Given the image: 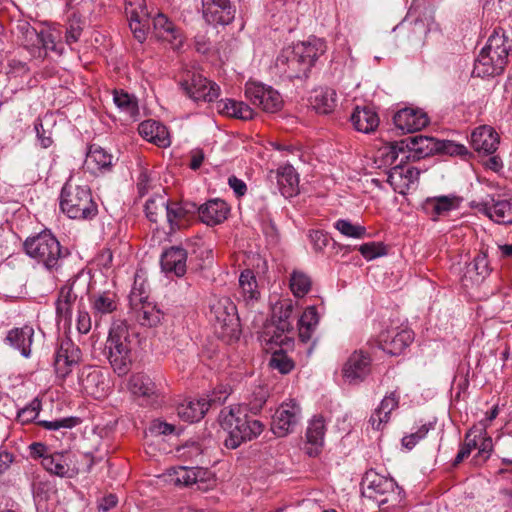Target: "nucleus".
<instances>
[{
	"mask_svg": "<svg viewBox=\"0 0 512 512\" xmlns=\"http://www.w3.org/2000/svg\"><path fill=\"white\" fill-rule=\"evenodd\" d=\"M362 493L382 510L398 506L402 501V490L396 482L373 470L366 472L363 478Z\"/></svg>",
	"mask_w": 512,
	"mask_h": 512,
	"instance_id": "nucleus-6",
	"label": "nucleus"
},
{
	"mask_svg": "<svg viewBox=\"0 0 512 512\" xmlns=\"http://www.w3.org/2000/svg\"><path fill=\"white\" fill-rule=\"evenodd\" d=\"M239 295L246 303L257 300L260 292L252 270L246 269L239 276Z\"/></svg>",
	"mask_w": 512,
	"mask_h": 512,
	"instance_id": "nucleus-47",
	"label": "nucleus"
},
{
	"mask_svg": "<svg viewBox=\"0 0 512 512\" xmlns=\"http://www.w3.org/2000/svg\"><path fill=\"white\" fill-rule=\"evenodd\" d=\"M60 209L69 218L78 220H89L98 214L89 186L76 184L72 179L62 187Z\"/></svg>",
	"mask_w": 512,
	"mask_h": 512,
	"instance_id": "nucleus-5",
	"label": "nucleus"
},
{
	"mask_svg": "<svg viewBox=\"0 0 512 512\" xmlns=\"http://www.w3.org/2000/svg\"><path fill=\"white\" fill-rule=\"evenodd\" d=\"M292 48L302 65L309 71L317 59L325 53L326 43L321 38L309 37L307 41L293 44Z\"/></svg>",
	"mask_w": 512,
	"mask_h": 512,
	"instance_id": "nucleus-21",
	"label": "nucleus"
},
{
	"mask_svg": "<svg viewBox=\"0 0 512 512\" xmlns=\"http://www.w3.org/2000/svg\"><path fill=\"white\" fill-rule=\"evenodd\" d=\"M39 36L40 31L35 28L21 37L22 45L34 55H36V49L39 48Z\"/></svg>",
	"mask_w": 512,
	"mask_h": 512,
	"instance_id": "nucleus-64",
	"label": "nucleus"
},
{
	"mask_svg": "<svg viewBox=\"0 0 512 512\" xmlns=\"http://www.w3.org/2000/svg\"><path fill=\"white\" fill-rule=\"evenodd\" d=\"M41 465L50 474L61 478H73L79 472V468L74 461V455L67 451L51 453L44 457Z\"/></svg>",
	"mask_w": 512,
	"mask_h": 512,
	"instance_id": "nucleus-14",
	"label": "nucleus"
},
{
	"mask_svg": "<svg viewBox=\"0 0 512 512\" xmlns=\"http://www.w3.org/2000/svg\"><path fill=\"white\" fill-rule=\"evenodd\" d=\"M113 166V155L98 145H91L86 155L85 167L93 174L106 173Z\"/></svg>",
	"mask_w": 512,
	"mask_h": 512,
	"instance_id": "nucleus-34",
	"label": "nucleus"
},
{
	"mask_svg": "<svg viewBox=\"0 0 512 512\" xmlns=\"http://www.w3.org/2000/svg\"><path fill=\"white\" fill-rule=\"evenodd\" d=\"M414 339V333L408 328L391 329L379 335L380 348L391 354L398 355L408 347Z\"/></svg>",
	"mask_w": 512,
	"mask_h": 512,
	"instance_id": "nucleus-16",
	"label": "nucleus"
},
{
	"mask_svg": "<svg viewBox=\"0 0 512 512\" xmlns=\"http://www.w3.org/2000/svg\"><path fill=\"white\" fill-rule=\"evenodd\" d=\"M334 228L343 236L362 239L366 236V228L360 224H354L348 219H338L334 223Z\"/></svg>",
	"mask_w": 512,
	"mask_h": 512,
	"instance_id": "nucleus-53",
	"label": "nucleus"
},
{
	"mask_svg": "<svg viewBox=\"0 0 512 512\" xmlns=\"http://www.w3.org/2000/svg\"><path fill=\"white\" fill-rule=\"evenodd\" d=\"M78 382L81 391L95 399H101L108 395L109 381L107 377L97 368L83 367L78 375Z\"/></svg>",
	"mask_w": 512,
	"mask_h": 512,
	"instance_id": "nucleus-12",
	"label": "nucleus"
},
{
	"mask_svg": "<svg viewBox=\"0 0 512 512\" xmlns=\"http://www.w3.org/2000/svg\"><path fill=\"white\" fill-rule=\"evenodd\" d=\"M23 249L27 256L50 273L59 272L69 256L68 249L47 229L28 237L23 243Z\"/></svg>",
	"mask_w": 512,
	"mask_h": 512,
	"instance_id": "nucleus-2",
	"label": "nucleus"
},
{
	"mask_svg": "<svg viewBox=\"0 0 512 512\" xmlns=\"http://www.w3.org/2000/svg\"><path fill=\"white\" fill-rule=\"evenodd\" d=\"M511 55L512 36L502 27H496L475 60L473 75L477 77L500 75Z\"/></svg>",
	"mask_w": 512,
	"mask_h": 512,
	"instance_id": "nucleus-1",
	"label": "nucleus"
},
{
	"mask_svg": "<svg viewBox=\"0 0 512 512\" xmlns=\"http://www.w3.org/2000/svg\"><path fill=\"white\" fill-rule=\"evenodd\" d=\"M359 252L366 260H373L387 254L386 246L381 242H369L359 247Z\"/></svg>",
	"mask_w": 512,
	"mask_h": 512,
	"instance_id": "nucleus-60",
	"label": "nucleus"
},
{
	"mask_svg": "<svg viewBox=\"0 0 512 512\" xmlns=\"http://www.w3.org/2000/svg\"><path fill=\"white\" fill-rule=\"evenodd\" d=\"M188 215L181 208L178 202L169 203L166 213V220L170 226V231L174 232L184 228L187 225Z\"/></svg>",
	"mask_w": 512,
	"mask_h": 512,
	"instance_id": "nucleus-51",
	"label": "nucleus"
},
{
	"mask_svg": "<svg viewBox=\"0 0 512 512\" xmlns=\"http://www.w3.org/2000/svg\"><path fill=\"white\" fill-rule=\"evenodd\" d=\"M393 122L403 133H413L426 127L429 121L424 111L417 108H403L395 113Z\"/></svg>",
	"mask_w": 512,
	"mask_h": 512,
	"instance_id": "nucleus-20",
	"label": "nucleus"
},
{
	"mask_svg": "<svg viewBox=\"0 0 512 512\" xmlns=\"http://www.w3.org/2000/svg\"><path fill=\"white\" fill-rule=\"evenodd\" d=\"M311 288V280L310 278L298 271H294L290 277V289L294 296L303 297L305 296Z\"/></svg>",
	"mask_w": 512,
	"mask_h": 512,
	"instance_id": "nucleus-54",
	"label": "nucleus"
},
{
	"mask_svg": "<svg viewBox=\"0 0 512 512\" xmlns=\"http://www.w3.org/2000/svg\"><path fill=\"white\" fill-rule=\"evenodd\" d=\"M246 409L242 406L224 408L219 415L221 427L228 436L224 444L229 449H236L243 442L258 437L264 429V424L247 415Z\"/></svg>",
	"mask_w": 512,
	"mask_h": 512,
	"instance_id": "nucleus-3",
	"label": "nucleus"
},
{
	"mask_svg": "<svg viewBox=\"0 0 512 512\" xmlns=\"http://www.w3.org/2000/svg\"><path fill=\"white\" fill-rule=\"evenodd\" d=\"M209 474V471L198 466H179L173 469L170 476L171 481L176 485L191 486L196 484L198 488L201 489V484L206 480Z\"/></svg>",
	"mask_w": 512,
	"mask_h": 512,
	"instance_id": "nucleus-36",
	"label": "nucleus"
},
{
	"mask_svg": "<svg viewBox=\"0 0 512 512\" xmlns=\"http://www.w3.org/2000/svg\"><path fill=\"white\" fill-rule=\"evenodd\" d=\"M379 154L384 165H390L393 167L397 164L404 163L407 161V149L404 139L385 145L379 150Z\"/></svg>",
	"mask_w": 512,
	"mask_h": 512,
	"instance_id": "nucleus-43",
	"label": "nucleus"
},
{
	"mask_svg": "<svg viewBox=\"0 0 512 512\" xmlns=\"http://www.w3.org/2000/svg\"><path fill=\"white\" fill-rule=\"evenodd\" d=\"M152 35L161 42L169 44L173 49H180L184 42L181 29L162 12L152 17Z\"/></svg>",
	"mask_w": 512,
	"mask_h": 512,
	"instance_id": "nucleus-13",
	"label": "nucleus"
},
{
	"mask_svg": "<svg viewBox=\"0 0 512 512\" xmlns=\"http://www.w3.org/2000/svg\"><path fill=\"white\" fill-rule=\"evenodd\" d=\"M203 14L209 23L227 25L234 18L229 0H202Z\"/></svg>",
	"mask_w": 512,
	"mask_h": 512,
	"instance_id": "nucleus-26",
	"label": "nucleus"
},
{
	"mask_svg": "<svg viewBox=\"0 0 512 512\" xmlns=\"http://www.w3.org/2000/svg\"><path fill=\"white\" fill-rule=\"evenodd\" d=\"M481 211L498 224H512V199H495L481 203Z\"/></svg>",
	"mask_w": 512,
	"mask_h": 512,
	"instance_id": "nucleus-30",
	"label": "nucleus"
},
{
	"mask_svg": "<svg viewBox=\"0 0 512 512\" xmlns=\"http://www.w3.org/2000/svg\"><path fill=\"white\" fill-rule=\"evenodd\" d=\"M276 179L284 197H292L298 193L299 176L292 165L279 167L276 171Z\"/></svg>",
	"mask_w": 512,
	"mask_h": 512,
	"instance_id": "nucleus-38",
	"label": "nucleus"
},
{
	"mask_svg": "<svg viewBox=\"0 0 512 512\" xmlns=\"http://www.w3.org/2000/svg\"><path fill=\"white\" fill-rule=\"evenodd\" d=\"M472 266L476 274L482 278H485L490 273L489 261L484 253H480L474 258Z\"/></svg>",
	"mask_w": 512,
	"mask_h": 512,
	"instance_id": "nucleus-63",
	"label": "nucleus"
},
{
	"mask_svg": "<svg viewBox=\"0 0 512 512\" xmlns=\"http://www.w3.org/2000/svg\"><path fill=\"white\" fill-rule=\"evenodd\" d=\"M293 305L290 301H285L280 304L279 307V323L277 328L282 332L290 331L292 328L291 323L289 322V318L292 315Z\"/></svg>",
	"mask_w": 512,
	"mask_h": 512,
	"instance_id": "nucleus-61",
	"label": "nucleus"
},
{
	"mask_svg": "<svg viewBox=\"0 0 512 512\" xmlns=\"http://www.w3.org/2000/svg\"><path fill=\"white\" fill-rule=\"evenodd\" d=\"M139 134L158 147H168L171 143L169 132L163 124L155 120H146L138 126Z\"/></svg>",
	"mask_w": 512,
	"mask_h": 512,
	"instance_id": "nucleus-35",
	"label": "nucleus"
},
{
	"mask_svg": "<svg viewBox=\"0 0 512 512\" xmlns=\"http://www.w3.org/2000/svg\"><path fill=\"white\" fill-rule=\"evenodd\" d=\"M325 431V422L321 416H315L310 420L306 430V450L309 456L315 457L320 453L324 445Z\"/></svg>",
	"mask_w": 512,
	"mask_h": 512,
	"instance_id": "nucleus-33",
	"label": "nucleus"
},
{
	"mask_svg": "<svg viewBox=\"0 0 512 512\" xmlns=\"http://www.w3.org/2000/svg\"><path fill=\"white\" fill-rule=\"evenodd\" d=\"M245 95L255 106L267 113H276L283 106V99L279 92L271 86L258 82H247Z\"/></svg>",
	"mask_w": 512,
	"mask_h": 512,
	"instance_id": "nucleus-8",
	"label": "nucleus"
},
{
	"mask_svg": "<svg viewBox=\"0 0 512 512\" xmlns=\"http://www.w3.org/2000/svg\"><path fill=\"white\" fill-rule=\"evenodd\" d=\"M371 358L368 354L359 351L354 352L347 360L343 368V376L350 383L363 381L370 372Z\"/></svg>",
	"mask_w": 512,
	"mask_h": 512,
	"instance_id": "nucleus-27",
	"label": "nucleus"
},
{
	"mask_svg": "<svg viewBox=\"0 0 512 512\" xmlns=\"http://www.w3.org/2000/svg\"><path fill=\"white\" fill-rule=\"evenodd\" d=\"M80 423V419L77 417H64L51 421L42 420L39 424L50 431H61L72 429Z\"/></svg>",
	"mask_w": 512,
	"mask_h": 512,
	"instance_id": "nucleus-56",
	"label": "nucleus"
},
{
	"mask_svg": "<svg viewBox=\"0 0 512 512\" xmlns=\"http://www.w3.org/2000/svg\"><path fill=\"white\" fill-rule=\"evenodd\" d=\"M473 434H474V431L470 430L465 435V442L460 447V450L458 451V453L454 459V462H453L454 466L461 463L465 458H467L470 455L472 450H474L475 448L478 447L477 435H474L473 438H471Z\"/></svg>",
	"mask_w": 512,
	"mask_h": 512,
	"instance_id": "nucleus-59",
	"label": "nucleus"
},
{
	"mask_svg": "<svg viewBox=\"0 0 512 512\" xmlns=\"http://www.w3.org/2000/svg\"><path fill=\"white\" fill-rule=\"evenodd\" d=\"M226 396L223 397H212L209 400L204 398L196 399V400H185L177 407L178 416L189 423L197 422L201 420L205 413L208 411L211 403L213 402H223L225 401Z\"/></svg>",
	"mask_w": 512,
	"mask_h": 512,
	"instance_id": "nucleus-25",
	"label": "nucleus"
},
{
	"mask_svg": "<svg viewBox=\"0 0 512 512\" xmlns=\"http://www.w3.org/2000/svg\"><path fill=\"white\" fill-rule=\"evenodd\" d=\"M275 66L278 72L289 79L299 78L308 71L300 62L292 46L284 48L277 56Z\"/></svg>",
	"mask_w": 512,
	"mask_h": 512,
	"instance_id": "nucleus-29",
	"label": "nucleus"
},
{
	"mask_svg": "<svg viewBox=\"0 0 512 512\" xmlns=\"http://www.w3.org/2000/svg\"><path fill=\"white\" fill-rule=\"evenodd\" d=\"M169 201L164 195H156L147 200L145 213L151 222H158L160 217L165 216L168 210Z\"/></svg>",
	"mask_w": 512,
	"mask_h": 512,
	"instance_id": "nucleus-50",
	"label": "nucleus"
},
{
	"mask_svg": "<svg viewBox=\"0 0 512 512\" xmlns=\"http://www.w3.org/2000/svg\"><path fill=\"white\" fill-rule=\"evenodd\" d=\"M230 212L229 205L222 199H211L199 206L198 214L203 223L214 226L227 219Z\"/></svg>",
	"mask_w": 512,
	"mask_h": 512,
	"instance_id": "nucleus-32",
	"label": "nucleus"
},
{
	"mask_svg": "<svg viewBox=\"0 0 512 512\" xmlns=\"http://www.w3.org/2000/svg\"><path fill=\"white\" fill-rule=\"evenodd\" d=\"M132 334L124 320H115L109 329L105 344V353L114 372L119 376L126 375L132 363Z\"/></svg>",
	"mask_w": 512,
	"mask_h": 512,
	"instance_id": "nucleus-4",
	"label": "nucleus"
},
{
	"mask_svg": "<svg viewBox=\"0 0 512 512\" xmlns=\"http://www.w3.org/2000/svg\"><path fill=\"white\" fill-rule=\"evenodd\" d=\"M113 102L121 113L129 117H134L138 114V101L136 97L123 90H114Z\"/></svg>",
	"mask_w": 512,
	"mask_h": 512,
	"instance_id": "nucleus-49",
	"label": "nucleus"
},
{
	"mask_svg": "<svg viewBox=\"0 0 512 512\" xmlns=\"http://www.w3.org/2000/svg\"><path fill=\"white\" fill-rule=\"evenodd\" d=\"M145 301H148L147 284L137 276L135 277L134 284L129 295V302L130 305H138Z\"/></svg>",
	"mask_w": 512,
	"mask_h": 512,
	"instance_id": "nucleus-58",
	"label": "nucleus"
},
{
	"mask_svg": "<svg viewBox=\"0 0 512 512\" xmlns=\"http://www.w3.org/2000/svg\"><path fill=\"white\" fill-rule=\"evenodd\" d=\"M89 301L95 314H109L117 309V295L112 291L94 293Z\"/></svg>",
	"mask_w": 512,
	"mask_h": 512,
	"instance_id": "nucleus-44",
	"label": "nucleus"
},
{
	"mask_svg": "<svg viewBox=\"0 0 512 512\" xmlns=\"http://www.w3.org/2000/svg\"><path fill=\"white\" fill-rule=\"evenodd\" d=\"M187 250L188 254H190V261L192 262L193 257H195L200 261L197 264L200 267L204 263L210 262V259L212 258V249H210L209 246L205 245V243L201 239L188 242Z\"/></svg>",
	"mask_w": 512,
	"mask_h": 512,
	"instance_id": "nucleus-52",
	"label": "nucleus"
},
{
	"mask_svg": "<svg viewBox=\"0 0 512 512\" xmlns=\"http://www.w3.org/2000/svg\"><path fill=\"white\" fill-rule=\"evenodd\" d=\"M399 399L397 391H392L382 399L369 420L373 429L380 430L389 421L391 412L399 406Z\"/></svg>",
	"mask_w": 512,
	"mask_h": 512,
	"instance_id": "nucleus-37",
	"label": "nucleus"
},
{
	"mask_svg": "<svg viewBox=\"0 0 512 512\" xmlns=\"http://www.w3.org/2000/svg\"><path fill=\"white\" fill-rule=\"evenodd\" d=\"M34 334V328L30 325L14 327L7 332L4 342L19 351L24 358H30Z\"/></svg>",
	"mask_w": 512,
	"mask_h": 512,
	"instance_id": "nucleus-22",
	"label": "nucleus"
},
{
	"mask_svg": "<svg viewBox=\"0 0 512 512\" xmlns=\"http://www.w3.org/2000/svg\"><path fill=\"white\" fill-rule=\"evenodd\" d=\"M269 366L274 370H278L281 374H287L294 368V362L283 349L280 348L272 353Z\"/></svg>",
	"mask_w": 512,
	"mask_h": 512,
	"instance_id": "nucleus-55",
	"label": "nucleus"
},
{
	"mask_svg": "<svg viewBox=\"0 0 512 512\" xmlns=\"http://www.w3.org/2000/svg\"><path fill=\"white\" fill-rule=\"evenodd\" d=\"M477 438L481 439V443L478 447V456L486 461L493 452L492 438L486 434L485 431H480Z\"/></svg>",
	"mask_w": 512,
	"mask_h": 512,
	"instance_id": "nucleus-62",
	"label": "nucleus"
},
{
	"mask_svg": "<svg viewBox=\"0 0 512 512\" xmlns=\"http://www.w3.org/2000/svg\"><path fill=\"white\" fill-rule=\"evenodd\" d=\"M470 143L479 153L493 154L499 145V135L490 126H480L472 132Z\"/></svg>",
	"mask_w": 512,
	"mask_h": 512,
	"instance_id": "nucleus-31",
	"label": "nucleus"
},
{
	"mask_svg": "<svg viewBox=\"0 0 512 512\" xmlns=\"http://www.w3.org/2000/svg\"><path fill=\"white\" fill-rule=\"evenodd\" d=\"M219 113L235 117L241 120H250L254 117V111L244 102L233 99H223L217 103Z\"/></svg>",
	"mask_w": 512,
	"mask_h": 512,
	"instance_id": "nucleus-42",
	"label": "nucleus"
},
{
	"mask_svg": "<svg viewBox=\"0 0 512 512\" xmlns=\"http://www.w3.org/2000/svg\"><path fill=\"white\" fill-rule=\"evenodd\" d=\"M41 410V402L38 398H34L25 407L21 408L17 412V420L22 424L32 422L38 416Z\"/></svg>",
	"mask_w": 512,
	"mask_h": 512,
	"instance_id": "nucleus-57",
	"label": "nucleus"
},
{
	"mask_svg": "<svg viewBox=\"0 0 512 512\" xmlns=\"http://www.w3.org/2000/svg\"><path fill=\"white\" fill-rule=\"evenodd\" d=\"M269 397V389L267 385L258 384L251 387L246 402L240 406L244 407L246 411L257 414L263 408Z\"/></svg>",
	"mask_w": 512,
	"mask_h": 512,
	"instance_id": "nucleus-46",
	"label": "nucleus"
},
{
	"mask_svg": "<svg viewBox=\"0 0 512 512\" xmlns=\"http://www.w3.org/2000/svg\"><path fill=\"white\" fill-rule=\"evenodd\" d=\"M59 35H55L50 30H41L39 36V48L36 49L37 55L40 57L43 55L46 56L48 52H54L57 55H62L64 53V47L61 43L57 42V38Z\"/></svg>",
	"mask_w": 512,
	"mask_h": 512,
	"instance_id": "nucleus-48",
	"label": "nucleus"
},
{
	"mask_svg": "<svg viewBox=\"0 0 512 512\" xmlns=\"http://www.w3.org/2000/svg\"><path fill=\"white\" fill-rule=\"evenodd\" d=\"M312 107L320 114L331 113L337 105V94L332 88L321 87L313 91Z\"/></svg>",
	"mask_w": 512,
	"mask_h": 512,
	"instance_id": "nucleus-41",
	"label": "nucleus"
},
{
	"mask_svg": "<svg viewBox=\"0 0 512 512\" xmlns=\"http://www.w3.org/2000/svg\"><path fill=\"white\" fill-rule=\"evenodd\" d=\"M319 323V315L314 306L306 308L298 321L299 339L303 343L311 340Z\"/></svg>",
	"mask_w": 512,
	"mask_h": 512,
	"instance_id": "nucleus-45",
	"label": "nucleus"
},
{
	"mask_svg": "<svg viewBox=\"0 0 512 512\" xmlns=\"http://www.w3.org/2000/svg\"><path fill=\"white\" fill-rule=\"evenodd\" d=\"M407 149L406 160H420L426 158L441 147L439 143L432 137L416 135L404 139Z\"/></svg>",
	"mask_w": 512,
	"mask_h": 512,
	"instance_id": "nucleus-23",
	"label": "nucleus"
},
{
	"mask_svg": "<svg viewBox=\"0 0 512 512\" xmlns=\"http://www.w3.org/2000/svg\"><path fill=\"white\" fill-rule=\"evenodd\" d=\"M125 13L134 38L143 43L147 38L150 17L145 0H126Z\"/></svg>",
	"mask_w": 512,
	"mask_h": 512,
	"instance_id": "nucleus-11",
	"label": "nucleus"
},
{
	"mask_svg": "<svg viewBox=\"0 0 512 512\" xmlns=\"http://www.w3.org/2000/svg\"><path fill=\"white\" fill-rule=\"evenodd\" d=\"M128 389L133 395L142 398L146 404L159 403L160 391L155 382L144 373L132 375L128 382Z\"/></svg>",
	"mask_w": 512,
	"mask_h": 512,
	"instance_id": "nucleus-19",
	"label": "nucleus"
},
{
	"mask_svg": "<svg viewBox=\"0 0 512 512\" xmlns=\"http://www.w3.org/2000/svg\"><path fill=\"white\" fill-rule=\"evenodd\" d=\"M459 205L460 198L458 196L443 195L425 199L421 207L430 219L436 221L440 216L457 209Z\"/></svg>",
	"mask_w": 512,
	"mask_h": 512,
	"instance_id": "nucleus-28",
	"label": "nucleus"
},
{
	"mask_svg": "<svg viewBox=\"0 0 512 512\" xmlns=\"http://www.w3.org/2000/svg\"><path fill=\"white\" fill-rule=\"evenodd\" d=\"M420 171L410 165L397 164L389 170L387 182L399 194H405L418 181Z\"/></svg>",
	"mask_w": 512,
	"mask_h": 512,
	"instance_id": "nucleus-18",
	"label": "nucleus"
},
{
	"mask_svg": "<svg viewBox=\"0 0 512 512\" xmlns=\"http://www.w3.org/2000/svg\"><path fill=\"white\" fill-rule=\"evenodd\" d=\"M80 359V349L70 339L62 340L54 356V368L57 376L65 378Z\"/></svg>",
	"mask_w": 512,
	"mask_h": 512,
	"instance_id": "nucleus-15",
	"label": "nucleus"
},
{
	"mask_svg": "<svg viewBox=\"0 0 512 512\" xmlns=\"http://www.w3.org/2000/svg\"><path fill=\"white\" fill-rule=\"evenodd\" d=\"M78 278L69 280L63 285L58 293L56 306V316L59 321L70 323L72 319V312L74 305L78 301V293L76 291V285Z\"/></svg>",
	"mask_w": 512,
	"mask_h": 512,
	"instance_id": "nucleus-17",
	"label": "nucleus"
},
{
	"mask_svg": "<svg viewBox=\"0 0 512 512\" xmlns=\"http://www.w3.org/2000/svg\"><path fill=\"white\" fill-rule=\"evenodd\" d=\"M182 91L193 101L212 102L220 95V87L200 74H192L180 82Z\"/></svg>",
	"mask_w": 512,
	"mask_h": 512,
	"instance_id": "nucleus-9",
	"label": "nucleus"
},
{
	"mask_svg": "<svg viewBox=\"0 0 512 512\" xmlns=\"http://www.w3.org/2000/svg\"><path fill=\"white\" fill-rule=\"evenodd\" d=\"M301 417V408L294 400L282 403L275 411L271 429L278 437H284L294 431Z\"/></svg>",
	"mask_w": 512,
	"mask_h": 512,
	"instance_id": "nucleus-10",
	"label": "nucleus"
},
{
	"mask_svg": "<svg viewBox=\"0 0 512 512\" xmlns=\"http://www.w3.org/2000/svg\"><path fill=\"white\" fill-rule=\"evenodd\" d=\"M210 318L215 332L222 338H237L240 320L236 305L227 297H214L210 303Z\"/></svg>",
	"mask_w": 512,
	"mask_h": 512,
	"instance_id": "nucleus-7",
	"label": "nucleus"
},
{
	"mask_svg": "<svg viewBox=\"0 0 512 512\" xmlns=\"http://www.w3.org/2000/svg\"><path fill=\"white\" fill-rule=\"evenodd\" d=\"M188 250L180 246H172L163 251L160 259L161 268L165 273L182 277L187 269Z\"/></svg>",
	"mask_w": 512,
	"mask_h": 512,
	"instance_id": "nucleus-24",
	"label": "nucleus"
},
{
	"mask_svg": "<svg viewBox=\"0 0 512 512\" xmlns=\"http://www.w3.org/2000/svg\"><path fill=\"white\" fill-rule=\"evenodd\" d=\"M351 122L357 131L367 134L373 132L378 127L379 117L369 107H356L351 115Z\"/></svg>",
	"mask_w": 512,
	"mask_h": 512,
	"instance_id": "nucleus-40",
	"label": "nucleus"
},
{
	"mask_svg": "<svg viewBox=\"0 0 512 512\" xmlns=\"http://www.w3.org/2000/svg\"><path fill=\"white\" fill-rule=\"evenodd\" d=\"M134 319L142 326H156L162 317V313L156 305L150 301L141 302L138 305H130Z\"/></svg>",
	"mask_w": 512,
	"mask_h": 512,
	"instance_id": "nucleus-39",
	"label": "nucleus"
}]
</instances>
